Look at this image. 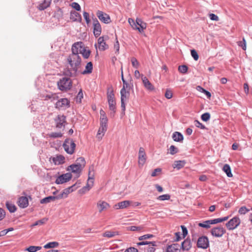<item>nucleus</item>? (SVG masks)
<instances>
[{
  "mask_svg": "<svg viewBox=\"0 0 252 252\" xmlns=\"http://www.w3.org/2000/svg\"><path fill=\"white\" fill-rule=\"evenodd\" d=\"M166 252H181V246L177 243L172 244L167 247Z\"/></svg>",
  "mask_w": 252,
  "mask_h": 252,
  "instance_id": "nucleus-22",
  "label": "nucleus"
},
{
  "mask_svg": "<svg viewBox=\"0 0 252 252\" xmlns=\"http://www.w3.org/2000/svg\"><path fill=\"white\" fill-rule=\"evenodd\" d=\"M250 210L248 209L246 206H242L240 207V208L238 210V213L240 215H245Z\"/></svg>",
  "mask_w": 252,
  "mask_h": 252,
  "instance_id": "nucleus-45",
  "label": "nucleus"
},
{
  "mask_svg": "<svg viewBox=\"0 0 252 252\" xmlns=\"http://www.w3.org/2000/svg\"><path fill=\"white\" fill-rule=\"evenodd\" d=\"M93 70V63L92 62L87 63L86 65L85 69L82 72L83 74H89L92 73Z\"/></svg>",
  "mask_w": 252,
  "mask_h": 252,
  "instance_id": "nucleus-36",
  "label": "nucleus"
},
{
  "mask_svg": "<svg viewBox=\"0 0 252 252\" xmlns=\"http://www.w3.org/2000/svg\"><path fill=\"white\" fill-rule=\"evenodd\" d=\"M147 159L146 154L143 147L139 148L138 152V163L139 167H142L145 163Z\"/></svg>",
  "mask_w": 252,
  "mask_h": 252,
  "instance_id": "nucleus-10",
  "label": "nucleus"
},
{
  "mask_svg": "<svg viewBox=\"0 0 252 252\" xmlns=\"http://www.w3.org/2000/svg\"><path fill=\"white\" fill-rule=\"evenodd\" d=\"M238 46L241 47L244 50H246V41L244 38H243L242 41L238 42Z\"/></svg>",
  "mask_w": 252,
  "mask_h": 252,
  "instance_id": "nucleus-52",
  "label": "nucleus"
},
{
  "mask_svg": "<svg viewBox=\"0 0 252 252\" xmlns=\"http://www.w3.org/2000/svg\"><path fill=\"white\" fill-rule=\"evenodd\" d=\"M121 100L126 101L129 96V91H127L125 89V86L123 87L120 91Z\"/></svg>",
  "mask_w": 252,
  "mask_h": 252,
  "instance_id": "nucleus-30",
  "label": "nucleus"
},
{
  "mask_svg": "<svg viewBox=\"0 0 252 252\" xmlns=\"http://www.w3.org/2000/svg\"><path fill=\"white\" fill-rule=\"evenodd\" d=\"M194 125L196 127H199L201 129H204L205 128V126L197 120L194 121Z\"/></svg>",
  "mask_w": 252,
  "mask_h": 252,
  "instance_id": "nucleus-57",
  "label": "nucleus"
},
{
  "mask_svg": "<svg viewBox=\"0 0 252 252\" xmlns=\"http://www.w3.org/2000/svg\"><path fill=\"white\" fill-rule=\"evenodd\" d=\"M153 237V235H152V234H146V235H143L142 236H140L139 238V240H145V239H149V238H152Z\"/></svg>",
  "mask_w": 252,
  "mask_h": 252,
  "instance_id": "nucleus-61",
  "label": "nucleus"
},
{
  "mask_svg": "<svg viewBox=\"0 0 252 252\" xmlns=\"http://www.w3.org/2000/svg\"><path fill=\"white\" fill-rule=\"evenodd\" d=\"M173 96V93L171 90L167 89L165 93V97L167 99H170Z\"/></svg>",
  "mask_w": 252,
  "mask_h": 252,
  "instance_id": "nucleus-55",
  "label": "nucleus"
},
{
  "mask_svg": "<svg viewBox=\"0 0 252 252\" xmlns=\"http://www.w3.org/2000/svg\"><path fill=\"white\" fill-rule=\"evenodd\" d=\"M67 62L70 66V69L73 72L70 71L66 72V75L69 76H73L75 75L79 68L80 64L81 59L79 55L77 54H70L67 58Z\"/></svg>",
  "mask_w": 252,
  "mask_h": 252,
  "instance_id": "nucleus-1",
  "label": "nucleus"
},
{
  "mask_svg": "<svg viewBox=\"0 0 252 252\" xmlns=\"http://www.w3.org/2000/svg\"><path fill=\"white\" fill-rule=\"evenodd\" d=\"M71 178V174L67 173L59 176L57 178L55 182L57 184H62L69 181Z\"/></svg>",
  "mask_w": 252,
  "mask_h": 252,
  "instance_id": "nucleus-14",
  "label": "nucleus"
},
{
  "mask_svg": "<svg viewBox=\"0 0 252 252\" xmlns=\"http://www.w3.org/2000/svg\"><path fill=\"white\" fill-rule=\"evenodd\" d=\"M215 222L213 221V220H208L202 222H199L198 223V226L205 228H209L211 227V224H214Z\"/></svg>",
  "mask_w": 252,
  "mask_h": 252,
  "instance_id": "nucleus-32",
  "label": "nucleus"
},
{
  "mask_svg": "<svg viewBox=\"0 0 252 252\" xmlns=\"http://www.w3.org/2000/svg\"><path fill=\"white\" fill-rule=\"evenodd\" d=\"M65 118L64 115H58V117L55 119L56 126L61 128L63 126H64V124L66 123Z\"/></svg>",
  "mask_w": 252,
  "mask_h": 252,
  "instance_id": "nucleus-24",
  "label": "nucleus"
},
{
  "mask_svg": "<svg viewBox=\"0 0 252 252\" xmlns=\"http://www.w3.org/2000/svg\"><path fill=\"white\" fill-rule=\"evenodd\" d=\"M58 99V96L56 94L46 95L45 99H51V100H57Z\"/></svg>",
  "mask_w": 252,
  "mask_h": 252,
  "instance_id": "nucleus-50",
  "label": "nucleus"
},
{
  "mask_svg": "<svg viewBox=\"0 0 252 252\" xmlns=\"http://www.w3.org/2000/svg\"><path fill=\"white\" fill-rule=\"evenodd\" d=\"M70 18L73 21L80 22L82 20L81 15L76 11H73L70 12Z\"/></svg>",
  "mask_w": 252,
  "mask_h": 252,
  "instance_id": "nucleus-27",
  "label": "nucleus"
},
{
  "mask_svg": "<svg viewBox=\"0 0 252 252\" xmlns=\"http://www.w3.org/2000/svg\"><path fill=\"white\" fill-rule=\"evenodd\" d=\"M130 201L128 200H125L122 202H120L117 204H115L114 207L116 209H124L127 208L130 204Z\"/></svg>",
  "mask_w": 252,
  "mask_h": 252,
  "instance_id": "nucleus-26",
  "label": "nucleus"
},
{
  "mask_svg": "<svg viewBox=\"0 0 252 252\" xmlns=\"http://www.w3.org/2000/svg\"><path fill=\"white\" fill-rule=\"evenodd\" d=\"M170 154L175 155L179 152L178 149L174 145H171L169 148Z\"/></svg>",
  "mask_w": 252,
  "mask_h": 252,
  "instance_id": "nucleus-51",
  "label": "nucleus"
},
{
  "mask_svg": "<svg viewBox=\"0 0 252 252\" xmlns=\"http://www.w3.org/2000/svg\"><path fill=\"white\" fill-rule=\"evenodd\" d=\"M67 170L71 171L73 173L75 174L76 177H79L82 171L79 167L76 165L74 164L70 165L67 168Z\"/></svg>",
  "mask_w": 252,
  "mask_h": 252,
  "instance_id": "nucleus-21",
  "label": "nucleus"
},
{
  "mask_svg": "<svg viewBox=\"0 0 252 252\" xmlns=\"http://www.w3.org/2000/svg\"><path fill=\"white\" fill-rule=\"evenodd\" d=\"M191 55L195 61H197L198 60V55L195 50L193 49L191 50Z\"/></svg>",
  "mask_w": 252,
  "mask_h": 252,
  "instance_id": "nucleus-56",
  "label": "nucleus"
},
{
  "mask_svg": "<svg viewBox=\"0 0 252 252\" xmlns=\"http://www.w3.org/2000/svg\"><path fill=\"white\" fill-rule=\"evenodd\" d=\"M131 62L133 67L136 68H138L140 64L138 62L137 60L135 58H131Z\"/></svg>",
  "mask_w": 252,
  "mask_h": 252,
  "instance_id": "nucleus-49",
  "label": "nucleus"
},
{
  "mask_svg": "<svg viewBox=\"0 0 252 252\" xmlns=\"http://www.w3.org/2000/svg\"><path fill=\"white\" fill-rule=\"evenodd\" d=\"M117 235H118V233L117 232L106 231L103 233L102 236L105 237L112 238L115 236Z\"/></svg>",
  "mask_w": 252,
  "mask_h": 252,
  "instance_id": "nucleus-39",
  "label": "nucleus"
},
{
  "mask_svg": "<svg viewBox=\"0 0 252 252\" xmlns=\"http://www.w3.org/2000/svg\"><path fill=\"white\" fill-rule=\"evenodd\" d=\"M240 223L241 220L239 217L235 216L225 224V226L228 230H232L236 228Z\"/></svg>",
  "mask_w": 252,
  "mask_h": 252,
  "instance_id": "nucleus-6",
  "label": "nucleus"
},
{
  "mask_svg": "<svg viewBox=\"0 0 252 252\" xmlns=\"http://www.w3.org/2000/svg\"><path fill=\"white\" fill-rule=\"evenodd\" d=\"M47 221V219L43 218L42 220L36 221L35 223L32 224L31 225V226L33 227V226L38 225H42V224L45 223Z\"/></svg>",
  "mask_w": 252,
  "mask_h": 252,
  "instance_id": "nucleus-48",
  "label": "nucleus"
},
{
  "mask_svg": "<svg viewBox=\"0 0 252 252\" xmlns=\"http://www.w3.org/2000/svg\"><path fill=\"white\" fill-rule=\"evenodd\" d=\"M70 107V101L68 99L61 98L56 103V107L58 109H66Z\"/></svg>",
  "mask_w": 252,
  "mask_h": 252,
  "instance_id": "nucleus-11",
  "label": "nucleus"
},
{
  "mask_svg": "<svg viewBox=\"0 0 252 252\" xmlns=\"http://www.w3.org/2000/svg\"><path fill=\"white\" fill-rule=\"evenodd\" d=\"M125 252H138V250L133 247H130L127 249Z\"/></svg>",
  "mask_w": 252,
  "mask_h": 252,
  "instance_id": "nucleus-64",
  "label": "nucleus"
},
{
  "mask_svg": "<svg viewBox=\"0 0 252 252\" xmlns=\"http://www.w3.org/2000/svg\"><path fill=\"white\" fill-rule=\"evenodd\" d=\"M197 246L198 248L203 249H206L209 246V241L206 236L200 237L197 242Z\"/></svg>",
  "mask_w": 252,
  "mask_h": 252,
  "instance_id": "nucleus-9",
  "label": "nucleus"
},
{
  "mask_svg": "<svg viewBox=\"0 0 252 252\" xmlns=\"http://www.w3.org/2000/svg\"><path fill=\"white\" fill-rule=\"evenodd\" d=\"M188 67L186 65H180L178 67L179 71L180 73H183V74H185V73H187V72L188 71Z\"/></svg>",
  "mask_w": 252,
  "mask_h": 252,
  "instance_id": "nucleus-47",
  "label": "nucleus"
},
{
  "mask_svg": "<svg viewBox=\"0 0 252 252\" xmlns=\"http://www.w3.org/2000/svg\"><path fill=\"white\" fill-rule=\"evenodd\" d=\"M18 205L20 208H26L29 205V200L28 198L26 196L20 197L18 201Z\"/></svg>",
  "mask_w": 252,
  "mask_h": 252,
  "instance_id": "nucleus-25",
  "label": "nucleus"
},
{
  "mask_svg": "<svg viewBox=\"0 0 252 252\" xmlns=\"http://www.w3.org/2000/svg\"><path fill=\"white\" fill-rule=\"evenodd\" d=\"M107 99L109 110L111 111L110 115L114 116L116 110V102L112 86H110L107 88Z\"/></svg>",
  "mask_w": 252,
  "mask_h": 252,
  "instance_id": "nucleus-2",
  "label": "nucleus"
},
{
  "mask_svg": "<svg viewBox=\"0 0 252 252\" xmlns=\"http://www.w3.org/2000/svg\"><path fill=\"white\" fill-rule=\"evenodd\" d=\"M228 217H225L222 218H218V219H215L213 220V221L215 222V223H218L220 222H221L227 220L228 219Z\"/></svg>",
  "mask_w": 252,
  "mask_h": 252,
  "instance_id": "nucleus-53",
  "label": "nucleus"
},
{
  "mask_svg": "<svg viewBox=\"0 0 252 252\" xmlns=\"http://www.w3.org/2000/svg\"><path fill=\"white\" fill-rule=\"evenodd\" d=\"M128 22L132 29L134 30H137L139 32L142 33L147 28V24H142L137 26L134 20L132 18H129Z\"/></svg>",
  "mask_w": 252,
  "mask_h": 252,
  "instance_id": "nucleus-8",
  "label": "nucleus"
},
{
  "mask_svg": "<svg viewBox=\"0 0 252 252\" xmlns=\"http://www.w3.org/2000/svg\"><path fill=\"white\" fill-rule=\"evenodd\" d=\"M97 208L99 213L105 211L110 207V205L106 202L103 200H99L96 204Z\"/></svg>",
  "mask_w": 252,
  "mask_h": 252,
  "instance_id": "nucleus-19",
  "label": "nucleus"
},
{
  "mask_svg": "<svg viewBox=\"0 0 252 252\" xmlns=\"http://www.w3.org/2000/svg\"><path fill=\"white\" fill-rule=\"evenodd\" d=\"M94 34L95 37L99 36L101 33V27L98 20L95 19L93 21Z\"/></svg>",
  "mask_w": 252,
  "mask_h": 252,
  "instance_id": "nucleus-17",
  "label": "nucleus"
},
{
  "mask_svg": "<svg viewBox=\"0 0 252 252\" xmlns=\"http://www.w3.org/2000/svg\"><path fill=\"white\" fill-rule=\"evenodd\" d=\"M156 246L155 242H150L149 245L147 247L146 250L147 252H154L155 248L154 247Z\"/></svg>",
  "mask_w": 252,
  "mask_h": 252,
  "instance_id": "nucleus-40",
  "label": "nucleus"
},
{
  "mask_svg": "<svg viewBox=\"0 0 252 252\" xmlns=\"http://www.w3.org/2000/svg\"><path fill=\"white\" fill-rule=\"evenodd\" d=\"M50 161H52L55 165H59L65 162V158L62 155H57L56 157L51 158Z\"/></svg>",
  "mask_w": 252,
  "mask_h": 252,
  "instance_id": "nucleus-20",
  "label": "nucleus"
},
{
  "mask_svg": "<svg viewBox=\"0 0 252 252\" xmlns=\"http://www.w3.org/2000/svg\"><path fill=\"white\" fill-rule=\"evenodd\" d=\"M94 170L93 166L90 167L88 173V179L86 186L79 190V192L83 194L88 191L94 186Z\"/></svg>",
  "mask_w": 252,
  "mask_h": 252,
  "instance_id": "nucleus-3",
  "label": "nucleus"
},
{
  "mask_svg": "<svg viewBox=\"0 0 252 252\" xmlns=\"http://www.w3.org/2000/svg\"><path fill=\"white\" fill-rule=\"evenodd\" d=\"M172 138L174 141L182 142L183 141L184 137L179 132H174L172 135Z\"/></svg>",
  "mask_w": 252,
  "mask_h": 252,
  "instance_id": "nucleus-31",
  "label": "nucleus"
},
{
  "mask_svg": "<svg viewBox=\"0 0 252 252\" xmlns=\"http://www.w3.org/2000/svg\"><path fill=\"white\" fill-rule=\"evenodd\" d=\"M72 7L76 9L77 11H80L81 10V7L80 5L77 2H73L71 4Z\"/></svg>",
  "mask_w": 252,
  "mask_h": 252,
  "instance_id": "nucleus-59",
  "label": "nucleus"
},
{
  "mask_svg": "<svg viewBox=\"0 0 252 252\" xmlns=\"http://www.w3.org/2000/svg\"><path fill=\"white\" fill-rule=\"evenodd\" d=\"M58 89L63 92H66L70 90L72 86V82L68 77H63L57 82Z\"/></svg>",
  "mask_w": 252,
  "mask_h": 252,
  "instance_id": "nucleus-4",
  "label": "nucleus"
},
{
  "mask_svg": "<svg viewBox=\"0 0 252 252\" xmlns=\"http://www.w3.org/2000/svg\"><path fill=\"white\" fill-rule=\"evenodd\" d=\"M83 43L82 42H77L74 43L71 47L72 54L78 55L81 50L83 49Z\"/></svg>",
  "mask_w": 252,
  "mask_h": 252,
  "instance_id": "nucleus-18",
  "label": "nucleus"
},
{
  "mask_svg": "<svg viewBox=\"0 0 252 252\" xmlns=\"http://www.w3.org/2000/svg\"><path fill=\"white\" fill-rule=\"evenodd\" d=\"M141 80L142 81V83L143 84L144 87L145 88L149 91H153L155 90V87L154 85L149 81L148 79L144 75H142L141 76Z\"/></svg>",
  "mask_w": 252,
  "mask_h": 252,
  "instance_id": "nucleus-15",
  "label": "nucleus"
},
{
  "mask_svg": "<svg viewBox=\"0 0 252 252\" xmlns=\"http://www.w3.org/2000/svg\"><path fill=\"white\" fill-rule=\"evenodd\" d=\"M209 17L211 20L213 21H218L219 20V17L215 14L211 13L209 15Z\"/></svg>",
  "mask_w": 252,
  "mask_h": 252,
  "instance_id": "nucleus-62",
  "label": "nucleus"
},
{
  "mask_svg": "<svg viewBox=\"0 0 252 252\" xmlns=\"http://www.w3.org/2000/svg\"><path fill=\"white\" fill-rule=\"evenodd\" d=\"M107 36H102L99 37L97 40V43L95 44L96 49L98 48L100 51H104L107 49L109 47L108 45L105 42V41L108 39Z\"/></svg>",
  "mask_w": 252,
  "mask_h": 252,
  "instance_id": "nucleus-7",
  "label": "nucleus"
},
{
  "mask_svg": "<svg viewBox=\"0 0 252 252\" xmlns=\"http://www.w3.org/2000/svg\"><path fill=\"white\" fill-rule=\"evenodd\" d=\"M170 198V195L168 194H165L160 195L158 197L157 199L160 201L168 200Z\"/></svg>",
  "mask_w": 252,
  "mask_h": 252,
  "instance_id": "nucleus-46",
  "label": "nucleus"
},
{
  "mask_svg": "<svg viewBox=\"0 0 252 252\" xmlns=\"http://www.w3.org/2000/svg\"><path fill=\"white\" fill-rule=\"evenodd\" d=\"M107 129V127L100 126L96 134V138L99 140H100L102 139V137L104 136L105 132L106 131Z\"/></svg>",
  "mask_w": 252,
  "mask_h": 252,
  "instance_id": "nucleus-28",
  "label": "nucleus"
},
{
  "mask_svg": "<svg viewBox=\"0 0 252 252\" xmlns=\"http://www.w3.org/2000/svg\"><path fill=\"white\" fill-rule=\"evenodd\" d=\"M77 188V187H76V184H74L72 186L64 189L62 193L58 196V199L67 197L68 194L73 191Z\"/></svg>",
  "mask_w": 252,
  "mask_h": 252,
  "instance_id": "nucleus-16",
  "label": "nucleus"
},
{
  "mask_svg": "<svg viewBox=\"0 0 252 252\" xmlns=\"http://www.w3.org/2000/svg\"><path fill=\"white\" fill-rule=\"evenodd\" d=\"M74 165H76L81 170L84 168L86 165V161L84 158L80 157L78 158L75 161V163L74 164Z\"/></svg>",
  "mask_w": 252,
  "mask_h": 252,
  "instance_id": "nucleus-29",
  "label": "nucleus"
},
{
  "mask_svg": "<svg viewBox=\"0 0 252 252\" xmlns=\"http://www.w3.org/2000/svg\"><path fill=\"white\" fill-rule=\"evenodd\" d=\"M161 170L160 168H156L155 169L153 172L151 174V176L152 177H155V176H157L158 175V173H160Z\"/></svg>",
  "mask_w": 252,
  "mask_h": 252,
  "instance_id": "nucleus-60",
  "label": "nucleus"
},
{
  "mask_svg": "<svg viewBox=\"0 0 252 252\" xmlns=\"http://www.w3.org/2000/svg\"><path fill=\"white\" fill-rule=\"evenodd\" d=\"M59 246V243L57 242H51L48 243L44 246V248L46 249L57 248Z\"/></svg>",
  "mask_w": 252,
  "mask_h": 252,
  "instance_id": "nucleus-38",
  "label": "nucleus"
},
{
  "mask_svg": "<svg viewBox=\"0 0 252 252\" xmlns=\"http://www.w3.org/2000/svg\"><path fill=\"white\" fill-rule=\"evenodd\" d=\"M186 161L185 160H176L174 162L172 166L174 168L179 170L182 168L185 165Z\"/></svg>",
  "mask_w": 252,
  "mask_h": 252,
  "instance_id": "nucleus-33",
  "label": "nucleus"
},
{
  "mask_svg": "<svg viewBox=\"0 0 252 252\" xmlns=\"http://www.w3.org/2000/svg\"><path fill=\"white\" fill-rule=\"evenodd\" d=\"M50 5V2L44 0V1L40 4L38 6V9L40 10H44Z\"/></svg>",
  "mask_w": 252,
  "mask_h": 252,
  "instance_id": "nucleus-44",
  "label": "nucleus"
},
{
  "mask_svg": "<svg viewBox=\"0 0 252 252\" xmlns=\"http://www.w3.org/2000/svg\"><path fill=\"white\" fill-rule=\"evenodd\" d=\"M96 16L98 19L104 23L109 24L111 21L109 15L101 11L98 10L96 12Z\"/></svg>",
  "mask_w": 252,
  "mask_h": 252,
  "instance_id": "nucleus-13",
  "label": "nucleus"
},
{
  "mask_svg": "<svg viewBox=\"0 0 252 252\" xmlns=\"http://www.w3.org/2000/svg\"><path fill=\"white\" fill-rule=\"evenodd\" d=\"M225 232V229L222 226L214 227L211 231V234L215 237H221Z\"/></svg>",
  "mask_w": 252,
  "mask_h": 252,
  "instance_id": "nucleus-12",
  "label": "nucleus"
},
{
  "mask_svg": "<svg viewBox=\"0 0 252 252\" xmlns=\"http://www.w3.org/2000/svg\"><path fill=\"white\" fill-rule=\"evenodd\" d=\"M62 134L60 132H52L49 134L50 137L57 138L62 137Z\"/></svg>",
  "mask_w": 252,
  "mask_h": 252,
  "instance_id": "nucleus-58",
  "label": "nucleus"
},
{
  "mask_svg": "<svg viewBox=\"0 0 252 252\" xmlns=\"http://www.w3.org/2000/svg\"><path fill=\"white\" fill-rule=\"evenodd\" d=\"M41 247L39 246H31L29 247L26 248L25 251H27L29 252H36L40 250H41Z\"/></svg>",
  "mask_w": 252,
  "mask_h": 252,
  "instance_id": "nucleus-41",
  "label": "nucleus"
},
{
  "mask_svg": "<svg viewBox=\"0 0 252 252\" xmlns=\"http://www.w3.org/2000/svg\"><path fill=\"white\" fill-rule=\"evenodd\" d=\"M6 207L9 212L13 213L16 210V207L13 204L9 202H7L6 204Z\"/></svg>",
  "mask_w": 252,
  "mask_h": 252,
  "instance_id": "nucleus-43",
  "label": "nucleus"
},
{
  "mask_svg": "<svg viewBox=\"0 0 252 252\" xmlns=\"http://www.w3.org/2000/svg\"><path fill=\"white\" fill-rule=\"evenodd\" d=\"M58 198V196H49L46 197L40 200V203L41 204L47 203L50 202L51 201H53L55 200L56 199Z\"/></svg>",
  "mask_w": 252,
  "mask_h": 252,
  "instance_id": "nucleus-35",
  "label": "nucleus"
},
{
  "mask_svg": "<svg viewBox=\"0 0 252 252\" xmlns=\"http://www.w3.org/2000/svg\"><path fill=\"white\" fill-rule=\"evenodd\" d=\"M83 16L86 21V23L87 24H89L90 22L89 13H87V12H83Z\"/></svg>",
  "mask_w": 252,
  "mask_h": 252,
  "instance_id": "nucleus-63",
  "label": "nucleus"
},
{
  "mask_svg": "<svg viewBox=\"0 0 252 252\" xmlns=\"http://www.w3.org/2000/svg\"><path fill=\"white\" fill-rule=\"evenodd\" d=\"M201 117L203 121L207 122L210 118V114L209 113H205L201 115Z\"/></svg>",
  "mask_w": 252,
  "mask_h": 252,
  "instance_id": "nucleus-54",
  "label": "nucleus"
},
{
  "mask_svg": "<svg viewBox=\"0 0 252 252\" xmlns=\"http://www.w3.org/2000/svg\"><path fill=\"white\" fill-rule=\"evenodd\" d=\"M80 53L83 55L84 58L88 59L90 55L91 52L89 50H87L84 47Z\"/></svg>",
  "mask_w": 252,
  "mask_h": 252,
  "instance_id": "nucleus-42",
  "label": "nucleus"
},
{
  "mask_svg": "<svg viewBox=\"0 0 252 252\" xmlns=\"http://www.w3.org/2000/svg\"><path fill=\"white\" fill-rule=\"evenodd\" d=\"M191 247V243L189 239H187L182 243V248L184 251H189Z\"/></svg>",
  "mask_w": 252,
  "mask_h": 252,
  "instance_id": "nucleus-34",
  "label": "nucleus"
},
{
  "mask_svg": "<svg viewBox=\"0 0 252 252\" xmlns=\"http://www.w3.org/2000/svg\"><path fill=\"white\" fill-rule=\"evenodd\" d=\"M100 126L107 127L108 119L105 112L102 109L100 110Z\"/></svg>",
  "mask_w": 252,
  "mask_h": 252,
  "instance_id": "nucleus-23",
  "label": "nucleus"
},
{
  "mask_svg": "<svg viewBox=\"0 0 252 252\" xmlns=\"http://www.w3.org/2000/svg\"><path fill=\"white\" fill-rule=\"evenodd\" d=\"M222 170L226 174L227 176L228 177H232L233 176V175L231 173L230 167L228 164H224Z\"/></svg>",
  "mask_w": 252,
  "mask_h": 252,
  "instance_id": "nucleus-37",
  "label": "nucleus"
},
{
  "mask_svg": "<svg viewBox=\"0 0 252 252\" xmlns=\"http://www.w3.org/2000/svg\"><path fill=\"white\" fill-rule=\"evenodd\" d=\"M64 151L68 154L72 155L74 153L76 144L72 139H66L63 145Z\"/></svg>",
  "mask_w": 252,
  "mask_h": 252,
  "instance_id": "nucleus-5",
  "label": "nucleus"
}]
</instances>
